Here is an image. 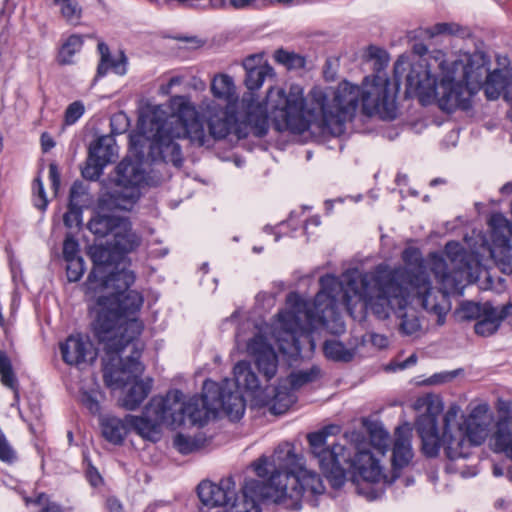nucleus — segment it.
Returning <instances> with one entry per match:
<instances>
[{
	"label": "nucleus",
	"mask_w": 512,
	"mask_h": 512,
	"mask_svg": "<svg viewBox=\"0 0 512 512\" xmlns=\"http://www.w3.org/2000/svg\"><path fill=\"white\" fill-rule=\"evenodd\" d=\"M274 59L288 69H300L305 66L304 57L283 49L275 51Z\"/></svg>",
	"instance_id": "nucleus-34"
},
{
	"label": "nucleus",
	"mask_w": 512,
	"mask_h": 512,
	"mask_svg": "<svg viewBox=\"0 0 512 512\" xmlns=\"http://www.w3.org/2000/svg\"><path fill=\"white\" fill-rule=\"evenodd\" d=\"M416 408L425 409L417 420L422 450L429 457L436 456L443 447L442 433L439 434L437 428V416L443 411V402L438 396L426 395L416 401Z\"/></svg>",
	"instance_id": "nucleus-16"
},
{
	"label": "nucleus",
	"mask_w": 512,
	"mask_h": 512,
	"mask_svg": "<svg viewBox=\"0 0 512 512\" xmlns=\"http://www.w3.org/2000/svg\"><path fill=\"white\" fill-rule=\"evenodd\" d=\"M192 87L195 90L204 91L206 89V84L202 80H194Z\"/></svg>",
	"instance_id": "nucleus-55"
},
{
	"label": "nucleus",
	"mask_w": 512,
	"mask_h": 512,
	"mask_svg": "<svg viewBox=\"0 0 512 512\" xmlns=\"http://www.w3.org/2000/svg\"><path fill=\"white\" fill-rule=\"evenodd\" d=\"M493 414L486 403L477 404L466 417L461 407L451 404L443 417L442 442L451 460L465 458L473 445L482 444L488 437Z\"/></svg>",
	"instance_id": "nucleus-11"
},
{
	"label": "nucleus",
	"mask_w": 512,
	"mask_h": 512,
	"mask_svg": "<svg viewBox=\"0 0 512 512\" xmlns=\"http://www.w3.org/2000/svg\"><path fill=\"white\" fill-rule=\"evenodd\" d=\"M54 4L59 6L61 15L69 22H75L79 19L81 9L75 0H53Z\"/></svg>",
	"instance_id": "nucleus-35"
},
{
	"label": "nucleus",
	"mask_w": 512,
	"mask_h": 512,
	"mask_svg": "<svg viewBox=\"0 0 512 512\" xmlns=\"http://www.w3.org/2000/svg\"><path fill=\"white\" fill-rule=\"evenodd\" d=\"M67 262V277L70 282L78 281L84 273V261L82 258L72 259Z\"/></svg>",
	"instance_id": "nucleus-37"
},
{
	"label": "nucleus",
	"mask_w": 512,
	"mask_h": 512,
	"mask_svg": "<svg viewBox=\"0 0 512 512\" xmlns=\"http://www.w3.org/2000/svg\"><path fill=\"white\" fill-rule=\"evenodd\" d=\"M316 376V371L314 369L307 371H298L292 373L289 376V379L281 382L276 388H280L282 386H286L288 391L296 398L294 395V390L301 388L303 385L313 381Z\"/></svg>",
	"instance_id": "nucleus-30"
},
{
	"label": "nucleus",
	"mask_w": 512,
	"mask_h": 512,
	"mask_svg": "<svg viewBox=\"0 0 512 512\" xmlns=\"http://www.w3.org/2000/svg\"><path fill=\"white\" fill-rule=\"evenodd\" d=\"M33 189H34V192L37 194V196L39 198V202L37 201L35 203V205L39 209H45L46 206H47L48 201H47L46 194H45V191H44L43 183H42L40 178H36L34 180Z\"/></svg>",
	"instance_id": "nucleus-44"
},
{
	"label": "nucleus",
	"mask_w": 512,
	"mask_h": 512,
	"mask_svg": "<svg viewBox=\"0 0 512 512\" xmlns=\"http://www.w3.org/2000/svg\"><path fill=\"white\" fill-rule=\"evenodd\" d=\"M491 307L490 304H478L474 302H464L457 311L458 316L462 320L480 319L485 312Z\"/></svg>",
	"instance_id": "nucleus-33"
},
{
	"label": "nucleus",
	"mask_w": 512,
	"mask_h": 512,
	"mask_svg": "<svg viewBox=\"0 0 512 512\" xmlns=\"http://www.w3.org/2000/svg\"><path fill=\"white\" fill-rule=\"evenodd\" d=\"M234 380L238 390L243 388L250 392L255 405L268 407L272 414H283L295 403V397L286 386L280 388L268 386L261 389L257 375L246 361H240L235 365Z\"/></svg>",
	"instance_id": "nucleus-14"
},
{
	"label": "nucleus",
	"mask_w": 512,
	"mask_h": 512,
	"mask_svg": "<svg viewBox=\"0 0 512 512\" xmlns=\"http://www.w3.org/2000/svg\"><path fill=\"white\" fill-rule=\"evenodd\" d=\"M82 45L83 40L80 36H70L60 49L59 62L61 64H72L73 56L81 50Z\"/></svg>",
	"instance_id": "nucleus-32"
},
{
	"label": "nucleus",
	"mask_w": 512,
	"mask_h": 512,
	"mask_svg": "<svg viewBox=\"0 0 512 512\" xmlns=\"http://www.w3.org/2000/svg\"><path fill=\"white\" fill-rule=\"evenodd\" d=\"M210 91L215 99L204 98L198 105L199 111L195 109L196 119L207 136L206 143L209 136L214 139H223L231 132L236 123L231 105L238 99L235 83L228 74L214 75ZM192 105L195 106L193 103Z\"/></svg>",
	"instance_id": "nucleus-12"
},
{
	"label": "nucleus",
	"mask_w": 512,
	"mask_h": 512,
	"mask_svg": "<svg viewBox=\"0 0 512 512\" xmlns=\"http://www.w3.org/2000/svg\"><path fill=\"white\" fill-rule=\"evenodd\" d=\"M88 476H89L90 483L93 486H96L101 481V477L96 470H89Z\"/></svg>",
	"instance_id": "nucleus-52"
},
{
	"label": "nucleus",
	"mask_w": 512,
	"mask_h": 512,
	"mask_svg": "<svg viewBox=\"0 0 512 512\" xmlns=\"http://www.w3.org/2000/svg\"><path fill=\"white\" fill-rule=\"evenodd\" d=\"M105 166L98 163L95 159L88 157L87 164L82 171L84 178L89 180H96L102 174V170Z\"/></svg>",
	"instance_id": "nucleus-40"
},
{
	"label": "nucleus",
	"mask_w": 512,
	"mask_h": 512,
	"mask_svg": "<svg viewBox=\"0 0 512 512\" xmlns=\"http://www.w3.org/2000/svg\"><path fill=\"white\" fill-rule=\"evenodd\" d=\"M490 445L495 452L503 453L512 461V417H503L496 422Z\"/></svg>",
	"instance_id": "nucleus-24"
},
{
	"label": "nucleus",
	"mask_w": 512,
	"mask_h": 512,
	"mask_svg": "<svg viewBox=\"0 0 512 512\" xmlns=\"http://www.w3.org/2000/svg\"><path fill=\"white\" fill-rule=\"evenodd\" d=\"M116 154L117 146L114 138L111 136L98 138L89 148V156L104 166L113 161Z\"/></svg>",
	"instance_id": "nucleus-25"
},
{
	"label": "nucleus",
	"mask_w": 512,
	"mask_h": 512,
	"mask_svg": "<svg viewBox=\"0 0 512 512\" xmlns=\"http://www.w3.org/2000/svg\"><path fill=\"white\" fill-rule=\"evenodd\" d=\"M142 416L126 415L123 419L107 417L102 421V434L111 443H121L129 432H135L142 438L146 436L140 429H145Z\"/></svg>",
	"instance_id": "nucleus-20"
},
{
	"label": "nucleus",
	"mask_w": 512,
	"mask_h": 512,
	"mask_svg": "<svg viewBox=\"0 0 512 512\" xmlns=\"http://www.w3.org/2000/svg\"><path fill=\"white\" fill-rule=\"evenodd\" d=\"M174 446L182 454H188L192 452L196 447L194 441L190 437L183 434H177L175 436Z\"/></svg>",
	"instance_id": "nucleus-43"
},
{
	"label": "nucleus",
	"mask_w": 512,
	"mask_h": 512,
	"mask_svg": "<svg viewBox=\"0 0 512 512\" xmlns=\"http://www.w3.org/2000/svg\"><path fill=\"white\" fill-rule=\"evenodd\" d=\"M261 249L254 247V251L259 252Z\"/></svg>",
	"instance_id": "nucleus-59"
},
{
	"label": "nucleus",
	"mask_w": 512,
	"mask_h": 512,
	"mask_svg": "<svg viewBox=\"0 0 512 512\" xmlns=\"http://www.w3.org/2000/svg\"><path fill=\"white\" fill-rule=\"evenodd\" d=\"M32 502L40 507L41 512H62L61 506L50 501L44 493L39 494Z\"/></svg>",
	"instance_id": "nucleus-42"
},
{
	"label": "nucleus",
	"mask_w": 512,
	"mask_h": 512,
	"mask_svg": "<svg viewBox=\"0 0 512 512\" xmlns=\"http://www.w3.org/2000/svg\"><path fill=\"white\" fill-rule=\"evenodd\" d=\"M360 102L368 116L393 119L396 116L395 96L389 92V82L380 76L366 77L360 86Z\"/></svg>",
	"instance_id": "nucleus-15"
},
{
	"label": "nucleus",
	"mask_w": 512,
	"mask_h": 512,
	"mask_svg": "<svg viewBox=\"0 0 512 512\" xmlns=\"http://www.w3.org/2000/svg\"><path fill=\"white\" fill-rule=\"evenodd\" d=\"M366 57L369 60L375 61V66L377 69H381L388 62L387 53L383 49L376 46L368 47L366 51Z\"/></svg>",
	"instance_id": "nucleus-39"
},
{
	"label": "nucleus",
	"mask_w": 512,
	"mask_h": 512,
	"mask_svg": "<svg viewBox=\"0 0 512 512\" xmlns=\"http://www.w3.org/2000/svg\"><path fill=\"white\" fill-rule=\"evenodd\" d=\"M217 392L214 381L207 380L203 384L201 397L186 398L177 389L169 390L164 396H155L146 405L142 416L145 429H140L150 441H156L163 426L176 428L189 421L193 425H204L217 403L209 402L212 393Z\"/></svg>",
	"instance_id": "nucleus-9"
},
{
	"label": "nucleus",
	"mask_w": 512,
	"mask_h": 512,
	"mask_svg": "<svg viewBox=\"0 0 512 512\" xmlns=\"http://www.w3.org/2000/svg\"><path fill=\"white\" fill-rule=\"evenodd\" d=\"M49 178L51 181L52 189L56 193L60 187V175L56 164L52 163L49 165Z\"/></svg>",
	"instance_id": "nucleus-46"
},
{
	"label": "nucleus",
	"mask_w": 512,
	"mask_h": 512,
	"mask_svg": "<svg viewBox=\"0 0 512 512\" xmlns=\"http://www.w3.org/2000/svg\"><path fill=\"white\" fill-rule=\"evenodd\" d=\"M41 140H42V147L45 151L49 150L50 148H52L54 146V142L46 134L42 135Z\"/></svg>",
	"instance_id": "nucleus-53"
},
{
	"label": "nucleus",
	"mask_w": 512,
	"mask_h": 512,
	"mask_svg": "<svg viewBox=\"0 0 512 512\" xmlns=\"http://www.w3.org/2000/svg\"><path fill=\"white\" fill-rule=\"evenodd\" d=\"M137 133L131 135L130 144L136 159H123L116 167L115 183L118 187L109 196V206L130 210L140 196L139 187L146 181L143 168L144 149L151 150L153 158L160 157L176 166L181 164L180 146L176 139L188 138L199 146L206 144V133L196 119V111L189 97L176 95L164 105H147L141 112Z\"/></svg>",
	"instance_id": "nucleus-2"
},
{
	"label": "nucleus",
	"mask_w": 512,
	"mask_h": 512,
	"mask_svg": "<svg viewBox=\"0 0 512 512\" xmlns=\"http://www.w3.org/2000/svg\"><path fill=\"white\" fill-rule=\"evenodd\" d=\"M215 384L217 392L211 394L213 397L209 399V402H215L217 406L215 410L210 412L209 418L211 416L215 417L221 408L231 420L240 419L245 411V401L240 390L236 389L233 391V383L228 379H225L222 385Z\"/></svg>",
	"instance_id": "nucleus-18"
},
{
	"label": "nucleus",
	"mask_w": 512,
	"mask_h": 512,
	"mask_svg": "<svg viewBox=\"0 0 512 512\" xmlns=\"http://www.w3.org/2000/svg\"><path fill=\"white\" fill-rule=\"evenodd\" d=\"M236 340H237V343L240 344L241 342H245V339L243 338V336L241 335V333H238L236 335Z\"/></svg>",
	"instance_id": "nucleus-56"
},
{
	"label": "nucleus",
	"mask_w": 512,
	"mask_h": 512,
	"mask_svg": "<svg viewBox=\"0 0 512 512\" xmlns=\"http://www.w3.org/2000/svg\"><path fill=\"white\" fill-rule=\"evenodd\" d=\"M411 437L412 429L409 424L400 425L395 429L391 459L394 470L392 481L398 477L397 471L406 466L413 457Z\"/></svg>",
	"instance_id": "nucleus-22"
},
{
	"label": "nucleus",
	"mask_w": 512,
	"mask_h": 512,
	"mask_svg": "<svg viewBox=\"0 0 512 512\" xmlns=\"http://www.w3.org/2000/svg\"><path fill=\"white\" fill-rule=\"evenodd\" d=\"M325 78L328 80H333L335 78V71L331 70V64L326 62V69L324 70Z\"/></svg>",
	"instance_id": "nucleus-54"
},
{
	"label": "nucleus",
	"mask_w": 512,
	"mask_h": 512,
	"mask_svg": "<svg viewBox=\"0 0 512 512\" xmlns=\"http://www.w3.org/2000/svg\"><path fill=\"white\" fill-rule=\"evenodd\" d=\"M99 392L96 390L82 391L80 395V401L84 407H86L92 414H96L100 411V404L98 400Z\"/></svg>",
	"instance_id": "nucleus-36"
},
{
	"label": "nucleus",
	"mask_w": 512,
	"mask_h": 512,
	"mask_svg": "<svg viewBox=\"0 0 512 512\" xmlns=\"http://www.w3.org/2000/svg\"><path fill=\"white\" fill-rule=\"evenodd\" d=\"M121 242H122V243H125V242H126V237H122V238H121Z\"/></svg>",
	"instance_id": "nucleus-57"
},
{
	"label": "nucleus",
	"mask_w": 512,
	"mask_h": 512,
	"mask_svg": "<svg viewBox=\"0 0 512 512\" xmlns=\"http://www.w3.org/2000/svg\"><path fill=\"white\" fill-rule=\"evenodd\" d=\"M128 305L111 310L100 300L92 315V331L104 352L103 379L107 387L122 390L120 405L135 410L147 398L152 388L150 378L140 379L144 367L139 361L142 348L136 338L143 329L138 319L144 299L141 293L128 295Z\"/></svg>",
	"instance_id": "nucleus-3"
},
{
	"label": "nucleus",
	"mask_w": 512,
	"mask_h": 512,
	"mask_svg": "<svg viewBox=\"0 0 512 512\" xmlns=\"http://www.w3.org/2000/svg\"><path fill=\"white\" fill-rule=\"evenodd\" d=\"M372 343L379 348H384L388 345V339L383 335L374 334L372 335Z\"/></svg>",
	"instance_id": "nucleus-51"
},
{
	"label": "nucleus",
	"mask_w": 512,
	"mask_h": 512,
	"mask_svg": "<svg viewBox=\"0 0 512 512\" xmlns=\"http://www.w3.org/2000/svg\"><path fill=\"white\" fill-rule=\"evenodd\" d=\"M183 82V77L181 76H174L172 77L168 83L166 85H162L160 87V92L163 94V95H168L170 94V91L171 89L174 87V86H177V85H180L181 83Z\"/></svg>",
	"instance_id": "nucleus-47"
},
{
	"label": "nucleus",
	"mask_w": 512,
	"mask_h": 512,
	"mask_svg": "<svg viewBox=\"0 0 512 512\" xmlns=\"http://www.w3.org/2000/svg\"><path fill=\"white\" fill-rule=\"evenodd\" d=\"M412 52L418 58L409 62L400 56L394 64L397 81L405 75L407 93L417 96L423 105L436 103L446 112L468 109L475 84L485 73L482 53H460L447 60L442 50L429 51L423 43H415Z\"/></svg>",
	"instance_id": "nucleus-4"
},
{
	"label": "nucleus",
	"mask_w": 512,
	"mask_h": 512,
	"mask_svg": "<svg viewBox=\"0 0 512 512\" xmlns=\"http://www.w3.org/2000/svg\"><path fill=\"white\" fill-rule=\"evenodd\" d=\"M339 427L330 425L308 434L312 455L334 488L341 487L346 480V469L353 468L368 482H378L381 469L374 457L366 450L365 436L358 431L346 433L343 442L327 446V437L339 432Z\"/></svg>",
	"instance_id": "nucleus-8"
},
{
	"label": "nucleus",
	"mask_w": 512,
	"mask_h": 512,
	"mask_svg": "<svg viewBox=\"0 0 512 512\" xmlns=\"http://www.w3.org/2000/svg\"><path fill=\"white\" fill-rule=\"evenodd\" d=\"M254 471L260 478L269 476L268 482L247 479L242 494L248 501L259 507L261 500H272L287 509L298 510L301 502L312 501L325 491L320 476L303 466L290 443L280 444L271 457H261L254 464Z\"/></svg>",
	"instance_id": "nucleus-6"
},
{
	"label": "nucleus",
	"mask_w": 512,
	"mask_h": 512,
	"mask_svg": "<svg viewBox=\"0 0 512 512\" xmlns=\"http://www.w3.org/2000/svg\"><path fill=\"white\" fill-rule=\"evenodd\" d=\"M63 360L69 365L79 366L91 363L96 358V350L88 336L75 334L60 345Z\"/></svg>",
	"instance_id": "nucleus-21"
},
{
	"label": "nucleus",
	"mask_w": 512,
	"mask_h": 512,
	"mask_svg": "<svg viewBox=\"0 0 512 512\" xmlns=\"http://www.w3.org/2000/svg\"><path fill=\"white\" fill-rule=\"evenodd\" d=\"M491 244L489 253L495 264L505 274L512 273L511 238L512 226L501 214H494L489 220Z\"/></svg>",
	"instance_id": "nucleus-17"
},
{
	"label": "nucleus",
	"mask_w": 512,
	"mask_h": 512,
	"mask_svg": "<svg viewBox=\"0 0 512 512\" xmlns=\"http://www.w3.org/2000/svg\"><path fill=\"white\" fill-rule=\"evenodd\" d=\"M360 86L343 81L335 88H314L310 93V107L304 108L302 91L292 86L288 94L282 90L269 92V104L279 110L286 128L294 133L308 130L313 122L333 136L344 133L360 103Z\"/></svg>",
	"instance_id": "nucleus-7"
},
{
	"label": "nucleus",
	"mask_w": 512,
	"mask_h": 512,
	"mask_svg": "<svg viewBox=\"0 0 512 512\" xmlns=\"http://www.w3.org/2000/svg\"><path fill=\"white\" fill-rule=\"evenodd\" d=\"M243 67L246 71V77L244 80L246 88L249 90V94L243 97V101L247 102V123L254 130V134L262 136L267 132L268 129V117L272 116L275 120L285 122L280 118V112L276 108H273L269 104L268 97H266V103H257L254 105L253 91L260 89L267 77L272 76L273 69L268 65L263 57L260 55H251L243 61ZM281 88H270L271 90H278ZM282 91H284L282 89ZM285 94V92H283ZM269 96V93H267Z\"/></svg>",
	"instance_id": "nucleus-13"
},
{
	"label": "nucleus",
	"mask_w": 512,
	"mask_h": 512,
	"mask_svg": "<svg viewBox=\"0 0 512 512\" xmlns=\"http://www.w3.org/2000/svg\"><path fill=\"white\" fill-rule=\"evenodd\" d=\"M323 350L327 358L336 361H349L353 357L351 349H347L341 342L334 339L326 340Z\"/></svg>",
	"instance_id": "nucleus-31"
},
{
	"label": "nucleus",
	"mask_w": 512,
	"mask_h": 512,
	"mask_svg": "<svg viewBox=\"0 0 512 512\" xmlns=\"http://www.w3.org/2000/svg\"><path fill=\"white\" fill-rule=\"evenodd\" d=\"M498 314L501 322L503 320L512 324V303H509L501 308H498Z\"/></svg>",
	"instance_id": "nucleus-48"
},
{
	"label": "nucleus",
	"mask_w": 512,
	"mask_h": 512,
	"mask_svg": "<svg viewBox=\"0 0 512 512\" xmlns=\"http://www.w3.org/2000/svg\"><path fill=\"white\" fill-rule=\"evenodd\" d=\"M0 376L1 382L4 386L11 389L15 398H18V381L13 372L10 359L4 351L0 350Z\"/></svg>",
	"instance_id": "nucleus-29"
},
{
	"label": "nucleus",
	"mask_w": 512,
	"mask_h": 512,
	"mask_svg": "<svg viewBox=\"0 0 512 512\" xmlns=\"http://www.w3.org/2000/svg\"><path fill=\"white\" fill-rule=\"evenodd\" d=\"M98 48L101 53V60L97 69L98 76L105 75L109 68L113 69L118 75H124L126 73V59L123 55H121L118 60H111L108 47L105 44L100 43Z\"/></svg>",
	"instance_id": "nucleus-27"
},
{
	"label": "nucleus",
	"mask_w": 512,
	"mask_h": 512,
	"mask_svg": "<svg viewBox=\"0 0 512 512\" xmlns=\"http://www.w3.org/2000/svg\"><path fill=\"white\" fill-rule=\"evenodd\" d=\"M402 258L406 267L390 269L387 266L379 265L373 272L380 268L388 271L423 270L429 279L430 273L434 275L440 285L438 290L457 294H461L466 285L477 281L481 272L479 262L457 242H448L444 255L431 253L425 260H422L417 249L407 248L403 251Z\"/></svg>",
	"instance_id": "nucleus-10"
},
{
	"label": "nucleus",
	"mask_w": 512,
	"mask_h": 512,
	"mask_svg": "<svg viewBox=\"0 0 512 512\" xmlns=\"http://www.w3.org/2000/svg\"><path fill=\"white\" fill-rule=\"evenodd\" d=\"M483 57L485 56L483 55ZM484 70L485 73L481 81L475 84L471 97L480 88L485 78L484 91L489 100H496L503 94L504 99L506 101H510V99H512V66L509 68L496 69L491 73H488V69L486 68V58H484Z\"/></svg>",
	"instance_id": "nucleus-19"
},
{
	"label": "nucleus",
	"mask_w": 512,
	"mask_h": 512,
	"mask_svg": "<svg viewBox=\"0 0 512 512\" xmlns=\"http://www.w3.org/2000/svg\"><path fill=\"white\" fill-rule=\"evenodd\" d=\"M80 197L81 194L78 191V187L73 185L70 189L68 211L63 216L64 224L68 228L78 227L81 223L82 210L79 201Z\"/></svg>",
	"instance_id": "nucleus-28"
},
{
	"label": "nucleus",
	"mask_w": 512,
	"mask_h": 512,
	"mask_svg": "<svg viewBox=\"0 0 512 512\" xmlns=\"http://www.w3.org/2000/svg\"><path fill=\"white\" fill-rule=\"evenodd\" d=\"M88 229L100 238L113 236L108 246L93 244L89 248L93 269L85 283V294L92 302L90 313L94 314L100 300L108 302L111 310L122 309L129 304L128 295L136 292L128 290L135 275L127 269L124 255L134 250L140 239L127 220L113 215H95L89 221Z\"/></svg>",
	"instance_id": "nucleus-5"
},
{
	"label": "nucleus",
	"mask_w": 512,
	"mask_h": 512,
	"mask_svg": "<svg viewBox=\"0 0 512 512\" xmlns=\"http://www.w3.org/2000/svg\"><path fill=\"white\" fill-rule=\"evenodd\" d=\"M85 107L82 102L75 101L71 103L65 111V123L74 124L84 113Z\"/></svg>",
	"instance_id": "nucleus-38"
},
{
	"label": "nucleus",
	"mask_w": 512,
	"mask_h": 512,
	"mask_svg": "<svg viewBox=\"0 0 512 512\" xmlns=\"http://www.w3.org/2000/svg\"><path fill=\"white\" fill-rule=\"evenodd\" d=\"M498 314V307L491 306L483 316L477 320L474 325V331L477 335L489 337L493 335L500 327L501 320Z\"/></svg>",
	"instance_id": "nucleus-26"
},
{
	"label": "nucleus",
	"mask_w": 512,
	"mask_h": 512,
	"mask_svg": "<svg viewBox=\"0 0 512 512\" xmlns=\"http://www.w3.org/2000/svg\"><path fill=\"white\" fill-rule=\"evenodd\" d=\"M107 508L110 512H124L121 502L115 497L107 499Z\"/></svg>",
	"instance_id": "nucleus-49"
},
{
	"label": "nucleus",
	"mask_w": 512,
	"mask_h": 512,
	"mask_svg": "<svg viewBox=\"0 0 512 512\" xmlns=\"http://www.w3.org/2000/svg\"><path fill=\"white\" fill-rule=\"evenodd\" d=\"M367 431L369 433L370 441L365 438L368 446L366 450L369 451L370 455H372L377 462L378 466L382 470L380 465V460L377 455L384 456L388 450L390 444V436L388 431L385 429L382 423L380 422H371L367 425ZM381 478L378 480L385 478V475L381 471Z\"/></svg>",
	"instance_id": "nucleus-23"
},
{
	"label": "nucleus",
	"mask_w": 512,
	"mask_h": 512,
	"mask_svg": "<svg viewBox=\"0 0 512 512\" xmlns=\"http://www.w3.org/2000/svg\"><path fill=\"white\" fill-rule=\"evenodd\" d=\"M437 182H438V180H437V179H435V180H433V181L431 182V184H432V185H434V184H436Z\"/></svg>",
	"instance_id": "nucleus-58"
},
{
	"label": "nucleus",
	"mask_w": 512,
	"mask_h": 512,
	"mask_svg": "<svg viewBox=\"0 0 512 512\" xmlns=\"http://www.w3.org/2000/svg\"><path fill=\"white\" fill-rule=\"evenodd\" d=\"M416 362H417V356L415 354H412L406 360H404L400 363H397L396 368L403 370V369H406V368L414 365Z\"/></svg>",
	"instance_id": "nucleus-50"
},
{
	"label": "nucleus",
	"mask_w": 512,
	"mask_h": 512,
	"mask_svg": "<svg viewBox=\"0 0 512 512\" xmlns=\"http://www.w3.org/2000/svg\"><path fill=\"white\" fill-rule=\"evenodd\" d=\"M433 29L435 34L456 35L461 31V27L455 23H438Z\"/></svg>",
	"instance_id": "nucleus-45"
},
{
	"label": "nucleus",
	"mask_w": 512,
	"mask_h": 512,
	"mask_svg": "<svg viewBox=\"0 0 512 512\" xmlns=\"http://www.w3.org/2000/svg\"><path fill=\"white\" fill-rule=\"evenodd\" d=\"M79 252V244L78 242L71 236L67 235L64 243H63V257L66 261H70L72 259L81 258L78 256Z\"/></svg>",
	"instance_id": "nucleus-41"
},
{
	"label": "nucleus",
	"mask_w": 512,
	"mask_h": 512,
	"mask_svg": "<svg viewBox=\"0 0 512 512\" xmlns=\"http://www.w3.org/2000/svg\"><path fill=\"white\" fill-rule=\"evenodd\" d=\"M424 272L380 268L363 274L347 272L342 281L333 275H325L320 278L321 289L313 307L298 294H289L285 308L278 313L273 325L257 328L253 338L247 341V352L255 357L259 370L269 380L277 372L278 360L268 334H272L282 353L306 355L315 348L311 332L323 326L333 334L341 333L345 325L339 316V305L356 317L357 303L361 304V310L370 311L379 319L396 314L400 319V331L408 336H418L421 324L416 310L410 305L412 296L424 310L437 316L440 325L450 310V293L435 289Z\"/></svg>",
	"instance_id": "nucleus-1"
}]
</instances>
